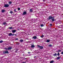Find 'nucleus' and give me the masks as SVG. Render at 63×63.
<instances>
[{"label": "nucleus", "mask_w": 63, "mask_h": 63, "mask_svg": "<svg viewBox=\"0 0 63 63\" xmlns=\"http://www.w3.org/2000/svg\"><path fill=\"white\" fill-rule=\"evenodd\" d=\"M54 62V61H51L50 62V63H53Z\"/></svg>", "instance_id": "20"}, {"label": "nucleus", "mask_w": 63, "mask_h": 63, "mask_svg": "<svg viewBox=\"0 0 63 63\" xmlns=\"http://www.w3.org/2000/svg\"><path fill=\"white\" fill-rule=\"evenodd\" d=\"M10 14H13V12H12V11H11L10 12Z\"/></svg>", "instance_id": "28"}, {"label": "nucleus", "mask_w": 63, "mask_h": 63, "mask_svg": "<svg viewBox=\"0 0 63 63\" xmlns=\"http://www.w3.org/2000/svg\"><path fill=\"white\" fill-rule=\"evenodd\" d=\"M18 40V38H16V39L15 40V41H17V40Z\"/></svg>", "instance_id": "32"}, {"label": "nucleus", "mask_w": 63, "mask_h": 63, "mask_svg": "<svg viewBox=\"0 0 63 63\" xmlns=\"http://www.w3.org/2000/svg\"><path fill=\"white\" fill-rule=\"evenodd\" d=\"M18 11H19V10H20V8H18Z\"/></svg>", "instance_id": "30"}, {"label": "nucleus", "mask_w": 63, "mask_h": 63, "mask_svg": "<svg viewBox=\"0 0 63 63\" xmlns=\"http://www.w3.org/2000/svg\"><path fill=\"white\" fill-rule=\"evenodd\" d=\"M12 33H15L16 32V30H13L12 31Z\"/></svg>", "instance_id": "9"}, {"label": "nucleus", "mask_w": 63, "mask_h": 63, "mask_svg": "<svg viewBox=\"0 0 63 63\" xmlns=\"http://www.w3.org/2000/svg\"><path fill=\"white\" fill-rule=\"evenodd\" d=\"M30 13L33 12V10H32V9H30Z\"/></svg>", "instance_id": "7"}, {"label": "nucleus", "mask_w": 63, "mask_h": 63, "mask_svg": "<svg viewBox=\"0 0 63 63\" xmlns=\"http://www.w3.org/2000/svg\"><path fill=\"white\" fill-rule=\"evenodd\" d=\"M58 52H61V50H58Z\"/></svg>", "instance_id": "27"}, {"label": "nucleus", "mask_w": 63, "mask_h": 63, "mask_svg": "<svg viewBox=\"0 0 63 63\" xmlns=\"http://www.w3.org/2000/svg\"><path fill=\"white\" fill-rule=\"evenodd\" d=\"M44 25L43 24H41L40 26H41V27H43V26H44Z\"/></svg>", "instance_id": "24"}, {"label": "nucleus", "mask_w": 63, "mask_h": 63, "mask_svg": "<svg viewBox=\"0 0 63 63\" xmlns=\"http://www.w3.org/2000/svg\"><path fill=\"white\" fill-rule=\"evenodd\" d=\"M12 1H9L8 3L10 4H12Z\"/></svg>", "instance_id": "25"}, {"label": "nucleus", "mask_w": 63, "mask_h": 63, "mask_svg": "<svg viewBox=\"0 0 63 63\" xmlns=\"http://www.w3.org/2000/svg\"><path fill=\"white\" fill-rule=\"evenodd\" d=\"M27 14V12H23V15H25Z\"/></svg>", "instance_id": "8"}, {"label": "nucleus", "mask_w": 63, "mask_h": 63, "mask_svg": "<svg viewBox=\"0 0 63 63\" xmlns=\"http://www.w3.org/2000/svg\"><path fill=\"white\" fill-rule=\"evenodd\" d=\"M37 47H40V49H42L43 48V47L42 46H41L40 45H38L37 46Z\"/></svg>", "instance_id": "2"}, {"label": "nucleus", "mask_w": 63, "mask_h": 63, "mask_svg": "<svg viewBox=\"0 0 63 63\" xmlns=\"http://www.w3.org/2000/svg\"><path fill=\"white\" fill-rule=\"evenodd\" d=\"M33 39H37V36H34L33 37Z\"/></svg>", "instance_id": "11"}, {"label": "nucleus", "mask_w": 63, "mask_h": 63, "mask_svg": "<svg viewBox=\"0 0 63 63\" xmlns=\"http://www.w3.org/2000/svg\"><path fill=\"white\" fill-rule=\"evenodd\" d=\"M15 35V34H12V36H14Z\"/></svg>", "instance_id": "36"}, {"label": "nucleus", "mask_w": 63, "mask_h": 63, "mask_svg": "<svg viewBox=\"0 0 63 63\" xmlns=\"http://www.w3.org/2000/svg\"><path fill=\"white\" fill-rule=\"evenodd\" d=\"M3 41L2 40H1L0 41V43H3Z\"/></svg>", "instance_id": "26"}, {"label": "nucleus", "mask_w": 63, "mask_h": 63, "mask_svg": "<svg viewBox=\"0 0 63 63\" xmlns=\"http://www.w3.org/2000/svg\"><path fill=\"white\" fill-rule=\"evenodd\" d=\"M61 53L62 54H63V52H62Z\"/></svg>", "instance_id": "37"}, {"label": "nucleus", "mask_w": 63, "mask_h": 63, "mask_svg": "<svg viewBox=\"0 0 63 63\" xmlns=\"http://www.w3.org/2000/svg\"><path fill=\"white\" fill-rule=\"evenodd\" d=\"M50 40L47 39V40L46 42H47V43H49V42H50Z\"/></svg>", "instance_id": "6"}, {"label": "nucleus", "mask_w": 63, "mask_h": 63, "mask_svg": "<svg viewBox=\"0 0 63 63\" xmlns=\"http://www.w3.org/2000/svg\"><path fill=\"white\" fill-rule=\"evenodd\" d=\"M41 38H43L44 37V35L41 36Z\"/></svg>", "instance_id": "31"}, {"label": "nucleus", "mask_w": 63, "mask_h": 63, "mask_svg": "<svg viewBox=\"0 0 63 63\" xmlns=\"http://www.w3.org/2000/svg\"><path fill=\"white\" fill-rule=\"evenodd\" d=\"M48 46L49 47H52V45L50 44Z\"/></svg>", "instance_id": "23"}, {"label": "nucleus", "mask_w": 63, "mask_h": 63, "mask_svg": "<svg viewBox=\"0 0 63 63\" xmlns=\"http://www.w3.org/2000/svg\"><path fill=\"white\" fill-rule=\"evenodd\" d=\"M32 21L33 22H36V20H35L34 19H32Z\"/></svg>", "instance_id": "5"}, {"label": "nucleus", "mask_w": 63, "mask_h": 63, "mask_svg": "<svg viewBox=\"0 0 63 63\" xmlns=\"http://www.w3.org/2000/svg\"><path fill=\"white\" fill-rule=\"evenodd\" d=\"M20 42H21V43H22V42H23V39H20Z\"/></svg>", "instance_id": "12"}, {"label": "nucleus", "mask_w": 63, "mask_h": 63, "mask_svg": "<svg viewBox=\"0 0 63 63\" xmlns=\"http://www.w3.org/2000/svg\"><path fill=\"white\" fill-rule=\"evenodd\" d=\"M52 21L53 22L55 21V19H54V17H53L51 19Z\"/></svg>", "instance_id": "4"}, {"label": "nucleus", "mask_w": 63, "mask_h": 63, "mask_svg": "<svg viewBox=\"0 0 63 63\" xmlns=\"http://www.w3.org/2000/svg\"><path fill=\"white\" fill-rule=\"evenodd\" d=\"M53 56H56L57 55V53H55V54H53Z\"/></svg>", "instance_id": "18"}, {"label": "nucleus", "mask_w": 63, "mask_h": 63, "mask_svg": "<svg viewBox=\"0 0 63 63\" xmlns=\"http://www.w3.org/2000/svg\"><path fill=\"white\" fill-rule=\"evenodd\" d=\"M8 29H13V27H10L9 28H8Z\"/></svg>", "instance_id": "14"}, {"label": "nucleus", "mask_w": 63, "mask_h": 63, "mask_svg": "<svg viewBox=\"0 0 63 63\" xmlns=\"http://www.w3.org/2000/svg\"><path fill=\"white\" fill-rule=\"evenodd\" d=\"M34 47H35V46L34 45H32L31 46V47H32V48H34Z\"/></svg>", "instance_id": "15"}, {"label": "nucleus", "mask_w": 63, "mask_h": 63, "mask_svg": "<svg viewBox=\"0 0 63 63\" xmlns=\"http://www.w3.org/2000/svg\"><path fill=\"white\" fill-rule=\"evenodd\" d=\"M28 53H29V54H30V52H28Z\"/></svg>", "instance_id": "38"}, {"label": "nucleus", "mask_w": 63, "mask_h": 63, "mask_svg": "<svg viewBox=\"0 0 63 63\" xmlns=\"http://www.w3.org/2000/svg\"><path fill=\"white\" fill-rule=\"evenodd\" d=\"M27 40H28V38H27Z\"/></svg>", "instance_id": "43"}, {"label": "nucleus", "mask_w": 63, "mask_h": 63, "mask_svg": "<svg viewBox=\"0 0 63 63\" xmlns=\"http://www.w3.org/2000/svg\"><path fill=\"white\" fill-rule=\"evenodd\" d=\"M3 25V24H4V25H5V24H7V23H6L5 22H4L3 23H2Z\"/></svg>", "instance_id": "22"}, {"label": "nucleus", "mask_w": 63, "mask_h": 63, "mask_svg": "<svg viewBox=\"0 0 63 63\" xmlns=\"http://www.w3.org/2000/svg\"><path fill=\"white\" fill-rule=\"evenodd\" d=\"M14 12H16V9H15L14 10Z\"/></svg>", "instance_id": "33"}, {"label": "nucleus", "mask_w": 63, "mask_h": 63, "mask_svg": "<svg viewBox=\"0 0 63 63\" xmlns=\"http://www.w3.org/2000/svg\"><path fill=\"white\" fill-rule=\"evenodd\" d=\"M43 1H45V0H43Z\"/></svg>", "instance_id": "44"}, {"label": "nucleus", "mask_w": 63, "mask_h": 63, "mask_svg": "<svg viewBox=\"0 0 63 63\" xmlns=\"http://www.w3.org/2000/svg\"><path fill=\"white\" fill-rule=\"evenodd\" d=\"M17 45H18V44H17Z\"/></svg>", "instance_id": "45"}, {"label": "nucleus", "mask_w": 63, "mask_h": 63, "mask_svg": "<svg viewBox=\"0 0 63 63\" xmlns=\"http://www.w3.org/2000/svg\"><path fill=\"white\" fill-rule=\"evenodd\" d=\"M9 6V4H4V7H5V8H7Z\"/></svg>", "instance_id": "1"}, {"label": "nucleus", "mask_w": 63, "mask_h": 63, "mask_svg": "<svg viewBox=\"0 0 63 63\" xmlns=\"http://www.w3.org/2000/svg\"><path fill=\"white\" fill-rule=\"evenodd\" d=\"M60 58V57H57V58H56L57 59H59Z\"/></svg>", "instance_id": "17"}, {"label": "nucleus", "mask_w": 63, "mask_h": 63, "mask_svg": "<svg viewBox=\"0 0 63 63\" xmlns=\"http://www.w3.org/2000/svg\"><path fill=\"white\" fill-rule=\"evenodd\" d=\"M12 48V47H9L8 48V50H10V49H11Z\"/></svg>", "instance_id": "13"}, {"label": "nucleus", "mask_w": 63, "mask_h": 63, "mask_svg": "<svg viewBox=\"0 0 63 63\" xmlns=\"http://www.w3.org/2000/svg\"><path fill=\"white\" fill-rule=\"evenodd\" d=\"M50 26H52V24H50Z\"/></svg>", "instance_id": "35"}, {"label": "nucleus", "mask_w": 63, "mask_h": 63, "mask_svg": "<svg viewBox=\"0 0 63 63\" xmlns=\"http://www.w3.org/2000/svg\"><path fill=\"white\" fill-rule=\"evenodd\" d=\"M6 50H8V48L7 47L4 48Z\"/></svg>", "instance_id": "19"}, {"label": "nucleus", "mask_w": 63, "mask_h": 63, "mask_svg": "<svg viewBox=\"0 0 63 63\" xmlns=\"http://www.w3.org/2000/svg\"><path fill=\"white\" fill-rule=\"evenodd\" d=\"M8 53H9V52H8V51L7 50H6L5 51H4L3 52V53H4V54Z\"/></svg>", "instance_id": "3"}, {"label": "nucleus", "mask_w": 63, "mask_h": 63, "mask_svg": "<svg viewBox=\"0 0 63 63\" xmlns=\"http://www.w3.org/2000/svg\"><path fill=\"white\" fill-rule=\"evenodd\" d=\"M1 12H2V13H4V12H5V10H2L1 11Z\"/></svg>", "instance_id": "21"}, {"label": "nucleus", "mask_w": 63, "mask_h": 63, "mask_svg": "<svg viewBox=\"0 0 63 63\" xmlns=\"http://www.w3.org/2000/svg\"><path fill=\"white\" fill-rule=\"evenodd\" d=\"M47 20H50V19H49V18H47Z\"/></svg>", "instance_id": "34"}, {"label": "nucleus", "mask_w": 63, "mask_h": 63, "mask_svg": "<svg viewBox=\"0 0 63 63\" xmlns=\"http://www.w3.org/2000/svg\"><path fill=\"white\" fill-rule=\"evenodd\" d=\"M57 55H58V56H59V55H60V54H59V53H58L57 54Z\"/></svg>", "instance_id": "29"}, {"label": "nucleus", "mask_w": 63, "mask_h": 63, "mask_svg": "<svg viewBox=\"0 0 63 63\" xmlns=\"http://www.w3.org/2000/svg\"><path fill=\"white\" fill-rule=\"evenodd\" d=\"M15 36H17V35H16V34H15Z\"/></svg>", "instance_id": "42"}, {"label": "nucleus", "mask_w": 63, "mask_h": 63, "mask_svg": "<svg viewBox=\"0 0 63 63\" xmlns=\"http://www.w3.org/2000/svg\"><path fill=\"white\" fill-rule=\"evenodd\" d=\"M8 35L9 36H11L12 35V33H9L8 34Z\"/></svg>", "instance_id": "10"}, {"label": "nucleus", "mask_w": 63, "mask_h": 63, "mask_svg": "<svg viewBox=\"0 0 63 63\" xmlns=\"http://www.w3.org/2000/svg\"><path fill=\"white\" fill-rule=\"evenodd\" d=\"M26 63V62H23V63Z\"/></svg>", "instance_id": "41"}, {"label": "nucleus", "mask_w": 63, "mask_h": 63, "mask_svg": "<svg viewBox=\"0 0 63 63\" xmlns=\"http://www.w3.org/2000/svg\"><path fill=\"white\" fill-rule=\"evenodd\" d=\"M36 57H37V56L34 57V58H36Z\"/></svg>", "instance_id": "39"}, {"label": "nucleus", "mask_w": 63, "mask_h": 63, "mask_svg": "<svg viewBox=\"0 0 63 63\" xmlns=\"http://www.w3.org/2000/svg\"><path fill=\"white\" fill-rule=\"evenodd\" d=\"M27 59V58H26L24 59V60H25V59Z\"/></svg>", "instance_id": "40"}, {"label": "nucleus", "mask_w": 63, "mask_h": 63, "mask_svg": "<svg viewBox=\"0 0 63 63\" xmlns=\"http://www.w3.org/2000/svg\"><path fill=\"white\" fill-rule=\"evenodd\" d=\"M49 19H51L52 18V16H49Z\"/></svg>", "instance_id": "16"}, {"label": "nucleus", "mask_w": 63, "mask_h": 63, "mask_svg": "<svg viewBox=\"0 0 63 63\" xmlns=\"http://www.w3.org/2000/svg\"><path fill=\"white\" fill-rule=\"evenodd\" d=\"M18 44H19V43H18Z\"/></svg>", "instance_id": "46"}]
</instances>
